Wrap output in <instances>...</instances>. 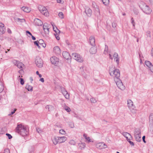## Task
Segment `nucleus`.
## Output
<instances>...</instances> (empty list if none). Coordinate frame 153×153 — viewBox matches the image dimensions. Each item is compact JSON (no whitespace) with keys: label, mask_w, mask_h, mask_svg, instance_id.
<instances>
[{"label":"nucleus","mask_w":153,"mask_h":153,"mask_svg":"<svg viewBox=\"0 0 153 153\" xmlns=\"http://www.w3.org/2000/svg\"><path fill=\"white\" fill-rule=\"evenodd\" d=\"M16 131L23 136H26L29 134V130L27 127L22 124H19L17 125L16 128Z\"/></svg>","instance_id":"f257e3e1"},{"label":"nucleus","mask_w":153,"mask_h":153,"mask_svg":"<svg viewBox=\"0 0 153 153\" xmlns=\"http://www.w3.org/2000/svg\"><path fill=\"white\" fill-rule=\"evenodd\" d=\"M109 72L110 75L114 77V80L119 78L120 77V73L118 69H115L114 67L110 68Z\"/></svg>","instance_id":"f03ea898"},{"label":"nucleus","mask_w":153,"mask_h":153,"mask_svg":"<svg viewBox=\"0 0 153 153\" xmlns=\"http://www.w3.org/2000/svg\"><path fill=\"white\" fill-rule=\"evenodd\" d=\"M38 9L39 11L43 15L46 16H48L49 15V13L46 8L42 5H39L38 7Z\"/></svg>","instance_id":"7ed1b4c3"},{"label":"nucleus","mask_w":153,"mask_h":153,"mask_svg":"<svg viewBox=\"0 0 153 153\" xmlns=\"http://www.w3.org/2000/svg\"><path fill=\"white\" fill-rule=\"evenodd\" d=\"M72 56L74 59L79 62H82L83 60L79 54L76 53H73L72 54Z\"/></svg>","instance_id":"20e7f679"},{"label":"nucleus","mask_w":153,"mask_h":153,"mask_svg":"<svg viewBox=\"0 0 153 153\" xmlns=\"http://www.w3.org/2000/svg\"><path fill=\"white\" fill-rule=\"evenodd\" d=\"M127 104L128 107L131 111L134 110L135 107L133 104V102L131 100L128 99L127 100Z\"/></svg>","instance_id":"39448f33"},{"label":"nucleus","mask_w":153,"mask_h":153,"mask_svg":"<svg viewBox=\"0 0 153 153\" xmlns=\"http://www.w3.org/2000/svg\"><path fill=\"white\" fill-rule=\"evenodd\" d=\"M35 63L37 66L39 68H42L43 66L42 60L39 58H37L35 60Z\"/></svg>","instance_id":"423d86ee"},{"label":"nucleus","mask_w":153,"mask_h":153,"mask_svg":"<svg viewBox=\"0 0 153 153\" xmlns=\"http://www.w3.org/2000/svg\"><path fill=\"white\" fill-rule=\"evenodd\" d=\"M143 10L144 13L147 14H150L152 11L149 7L146 5L144 6Z\"/></svg>","instance_id":"0eeeda50"},{"label":"nucleus","mask_w":153,"mask_h":153,"mask_svg":"<svg viewBox=\"0 0 153 153\" xmlns=\"http://www.w3.org/2000/svg\"><path fill=\"white\" fill-rule=\"evenodd\" d=\"M51 63L55 65H57L59 62V59L56 56L52 57L50 59Z\"/></svg>","instance_id":"6e6552de"},{"label":"nucleus","mask_w":153,"mask_h":153,"mask_svg":"<svg viewBox=\"0 0 153 153\" xmlns=\"http://www.w3.org/2000/svg\"><path fill=\"white\" fill-rule=\"evenodd\" d=\"M96 146L98 149H101L106 148L107 146L103 143L101 142L97 143L96 145Z\"/></svg>","instance_id":"1a4fd4ad"},{"label":"nucleus","mask_w":153,"mask_h":153,"mask_svg":"<svg viewBox=\"0 0 153 153\" xmlns=\"http://www.w3.org/2000/svg\"><path fill=\"white\" fill-rule=\"evenodd\" d=\"M34 23L35 25L36 26H41L43 24L42 21L37 18L35 19H34Z\"/></svg>","instance_id":"9d476101"},{"label":"nucleus","mask_w":153,"mask_h":153,"mask_svg":"<svg viewBox=\"0 0 153 153\" xmlns=\"http://www.w3.org/2000/svg\"><path fill=\"white\" fill-rule=\"evenodd\" d=\"M95 39L94 36H91L90 37L89 42L90 45L92 46H94L95 45Z\"/></svg>","instance_id":"9b49d317"},{"label":"nucleus","mask_w":153,"mask_h":153,"mask_svg":"<svg viewBox=\"0 0 153 153\" xmlns=\"http://www.w3.org/2000/svg\"><path fill=\"white\" fill-rule=\"evenodd\" d=\"M43 30L46 34H48L49 33V28L48 24L46 23H45L43 26Z\"/></svg>","instance_id":"f8f14e48"},{"label":"nucleus","mask_w":153,"mask_h":153,"mask_svg":"<svg viewBox=\"0 0 153 153\" xmlns=\"http://www.w3.org/2000/svg\"><path fill=\"white\" fill-rule=\"evenodd\" d=\"M85 12L87 15L89 17L91 16L92 11L91 9L89 7H86L85 9Z\"/></svg>","instance_id":"ddd939ff"},{"label":"nucleus","mask_w":153,"mask_h":153,"mask_svg":"<svg viewBox=\"0 0 153 153\" xmlns=\"http://www.w3.org/2000/svg\"><path fill=\"white\" fill-rule=\"evenodd\" d=\"M62 56L64 58L66 59H68L71 58V56L68 52L66 51H63L62 53Z\"/></svg>","instance_id":"4468645a"},{"label":"nucleus","mask_w":153,"mask_h":153,"mask_svg":"<svg viewBox=\"0 0 153 153\" xmlns=\"http://www.w3.org/2000/svg\"><path fill=\"white\" fill-rule=\"evenodd\" d=\"M53 51L56 54H59L61 53L60 49L58 46H56L53 48Z\"/></svg>","instance_id":"2eb2a0df"},{"label":"nucleus","mask_w":153,"mask_h":153,"mask_svg":"<svg viewBox=\"0 0 153 153\" xmlns=\"http://www.w3.org/2000/svg\"><path fill=\"white\" fill-rule=\"evenodd\" d=\"M5 28L4 27V25L2 23L0 24V34H2L5 32Z\"/></svg>","instance_id":"dca6fc26"},{"label":"nucleus","mask_w":153,"mask_h":153,"mask_svg":"<svg viewBox=\"0 0 153 153\" xmlns=\"http://www.w3.org/2000/svg\"><path fill=\"white\" fill-rule=\"evenodd\" d=\"M141 131L139 128H137L135 129L134 132V136L141 135Z\"/></svg>","instance_id":"f3484780"},{"label":"nucleus","mask_w":153,"mask_h":153,"mask_svg":"<svg viewBox=\"0 0 153 153\" xmlns=\"http://www.w3.org/2000/svg\"><path fill=\"white\" fill-rule=\"evenodd\" d=\"M92 46L93 47H91L90 49V52L91 54H94L97 52V48L95 46Z\"/></svg>","instance_id":"a211bd4d"},{"label":"nucleus","mask_w":153,"mask_h":153,"mask_svg":"<svg viewBox=\"0 0 153 153\" xmlns=\"http://www.w3.org/2000/svg\"><path fill=\"white\" fill-rule=\"evenodd\" d=\"M114 80L117 86L119 85L120 86H121L123 85L121 80L119 78L116 79H115Z\"/></svg>","instance_id":"6ab92c4d"},{"label":"nucleus","mask_w":153,"mask_h":153,"mask_svg":"<svg viewBox=\"0 0 153 153\" xmlns=\"http://www.w3.org/2000/svg\"><path fill=\"white\" fill-rule=\"evenodd\" d=\"M67 139L65 137H59V143H61L65 142Z\"/></svg>","instance_id":"aec40b11"},{"label":"nucleus","mask_w":153,"mask_h":153,"mask_svg":"<svg viewBox=\"0 0 153 153\" xmlns=\"http://www.w3.org/2000/svg\"><path fill=\"white\" fill-rule=\"evenodd\" d=\"M62 92L66 99H68L69 98V94H68V92L65 89L62 91Z\"/></svg>","instance_id":"412c9836"},{"label":"nucleus","mask_w":153,"mask_h":153,"mask_svg":"<svg viewBox=\"0 0 153 153\" xmlns=\"http://www.w3.org/2000/svg\"><path fill=\"white\" fill-rule=\"evenodd\" d=\"M122 134L126 138L127 140L129 138H132L131 135L128 133L123 132L122 133Z\"/></svg>","instance_id":"4be33fe9"},{"label":"nucleus","mask_w":153,"mask_h":153,"mask_svg":"<svg viewBox=\"0 0 153 153\" xmlns=\"http://www.w3.org/2000/svg\"><path fill=\"white\" fill-rule=\"evenodd\" d=\"M149 122L150 125L153 127V114H150L149 117Z\"/></svg>","instance_id":"5701e85b"},{"label":"nucleus","mask_w":153,"mask_h":153,"mask_svg":"<svg viewBox=\"0 0 153 153\" xmlns=\"http://www.w3.org/2000/svg\"><path fill=\"white\" fill-rule=\"evenodd\" d=\"M113 57L114 58V60H116L117 63L118 64L119 62V59L117 53L116 52L114 53L113 55Z\"/></svg>","instance_id":"b1692460"},{"label":"nucleus","mask_w":153,"mask_h":153,"mask_svg":"<svg viewBox=\"0 0 153 153\" xmlns=\"http://www.w3.org/2000/svg\"><path fill=\"white\" fill-rule=\"evenodd\" d=\"M21 9L26 13H29L31 11L30 8L27 7H23L21 8Z\"/></svg>","instance_id":"393cba45"},{"label":"nucleus","mask_w":153,"mask_h":153,"mask_svg":"<svg viewBox=\"0 0 153 153\" xmlns=\"http://www.w3.org/2000/svg\"><path fill=\"white\" fill-rule=\"evenodd\" d=\"M58 139H59V137L55 136L54 137L52 140V141L54 145H56L58 143H59V140H58Z\"/></svg>","instance_id":"a878e982"},{"label":"nucleus","mask_w":153,"mask_h":153,"mask_svg":"<svg viewBox=\"0 0 153 153\" xmlns=\"http://www.w3.org/2000/svg\"><path fill=\"white\" fill-rule=\"evenodd\" d=\"M78 145L79 146V148L80 149H84L85 148L86 144L85 143H79Z\"/></svg>","instance_id":"bb28decb"},{"label":"nucleus","mask_w":153,"mask_h":153,"mask_svg":"<svg viewBox=\"0 0 153 153\" xmlns=\"http://www.w3.org/2000/svg\"><path fill=\"white\" fill-rule=\"evenodd\" d=\"M136 140L138 142H140L141 140V135L134 136Z\"/></svg>","instance_id":"cd10ccee"},{"label":"nucleus","mask_w":153,"mask_h":153,"mask_svg":"<svg viewBox=\"0 0 153 153\" xmlns=\"http://www.w3.org/2000/svg\"><path fill=\"white\" fill-rule=\"evenodd\" d=\"M16 64H17V66L19 68H22V66L24 65L22 63L19 62H17Z\"/></svg>","instance_id":"c85d7f7f"},{"label":"nucleus","mask_w":153,"mask_h":153,"mask_svg":"<svg viewBox=\"0 0 153 153\" xmlns=\"http://www.w3.org/2000/svg\"><path fill=\"white\" fill-rule=\"evenodd\" d=\"M83 137L85 139L89 142H93L92 141L91 139H90V138L89 137H87L86 135L85 134H83Z\"/></svg>","instance_id":"c756f323"},{"label":"nucleus","mask_w":153,"mask_h":153,"mask_svg":"<svg viewBox=\"0 0 153 153\" xmlns=\"http://www.w3.org/2000/svg\"><path fill=\"white\" fill-rule=\"evenodd\" d=\"M53 26V29L54 31L56 33H60V31L58 29H57V28L56 27Z\"/></svg>","instance_id":"7c9ffc66"},{"label":"nucleus","mask_w":153,"mask_h":153,"mask_svg":"<svg viewBox=\"0 0 153 153\" xmlns=\"http://www.w3.org/2000/svg\"><path fill=\"white\" fill-rule=\"evenodd\" d=\"M145 64L149 68L152 65V63L149 61H146L145 62Z\"/></svg>","instance_id":"2f4dec72"},{"label":"nucleus","mask_w":153,"mask_h":153,"mask_svg":"<svg viewBox=\"0 0 153 153\" xmlns=\"http://www.w3.org/2000/svg\"><path fill=\"white\" fill-rule=\"evenodd\" d=\"M103 4L105 5H107L109 2V0H102Z\"/></svg>","instance_id":"473e14b6"},{"label":"nucleus","mask_w":153,"mask_h":153,"mask_svg":"<svg viewBox=\"0 0 153 153\" xmlns=\"http://www.w3.org/2000/svg\"><path fill=\"white\" fill-rule=\"evenodd\" d=\"M53 108V106L51 105H47L46 107V108L48 109L49 111L52 110Z\"/></svg>","instance_id":"72a5a7b5"},{"label":"nucleus","mask_w":153,"mask_h":153,"mask_svg":"<svg viewBox=\"0 0 153 153\" xmlns=\"http://www.w3.org/2000/svg\"><path fill=\"white\" fill-rule=\"evenodd\" d=\"M58 16H59V17L61 19H63L64 17V14L62 12H59V13Z\"/></svg>","instance_id":"f704fd0d"},{"label":"nucleus","mask_w":153,"mask_h":153,"mask_svg":"<svg viewBox=\"0 0 153 153\" xmlns=\"http://www.w3.org/2000/svg\"><path fill=\"white\" fill-rule=\"evenodd\" d=\"M16 20L18 22H25V20L24 19H20L19 18H17Z\"/></svg>","instance_id":"c9c22d12"},{"label":"nucleus","mask_w":153,"mask_h":153,"mask_svg":"<svg viewBox=\"0 0 153 153\" xmlns=\"http://www.w3.org/2000/svg\"><path fill=\"white\" fill-rule=\"evenodd\" d=\"M34 148L33 147L31 146L29 149L30 153H33Z\"/></svg>","instance_id":"e433bc0d"},{"label":"nucleus","mask_w":153,"mask_h":153,"mask_svg":"<svg viewBox=\"0 0 153 153\" xmlns=\"http://www.w3.org/2000/svg\"><path fill=\"white\" fill-rule=\"evenodd\" d=\"M64 108L68 112H69L71 111L70 108L67 106H65Z\"/></svg>","instance_id":"4c0bfd02"},{"label":"nucleus","mask_w":153,"mask_h":153,"mask_svg":"<svg viewBox=\"0 0 153 153\" xmlns=\"http://www.w3.org/2000/svg\"><path fill=\"white\" fill-rule=\"evenodd\" d=\"M26 89H27L28 91H32L33 90L32 87H25Z\"/></svg>","instance_id":"58836bf2"},{"label":"nucleus","mask_w":153,"mask_h":153,"mask_svg":"<svg viewBox=\"0 0 153 153\" xmlns=\"http://www.w3.org/2000/svg\"><path fill=\"white\" fill-rule=\"evenodd\" d=\"M34 44L35 45H36L39 48H40V45L38 41H35L34 42Z\"/></svg>","instance_id":"ea45409f"},{"label":"nucleus","mask_w":153,"mask_h":153,"mask_svg":"<svg viewBox=\"0 0 153 153\" xmlns=\"http://www.w3.org/2000/svg\"><path fill=\"white\" fill-rule=\"evenodd\" d=\"M131 138H129L128 139H127V141L130 144L131 146H134V143L133 142L130 140Z\"/></svg>","instance_id":"a19ab883"},{"label":"nucleus","mask_w":153,"mask_h":153,"mask_svg":"<svg viewBox=\"0 0 153 153\" xmlns=\"http://www.w3.org/2000/svg\"><path fill=\"white\" fill-rule=\"evenodd\" d=\"M59 133L62 134H65V131L63 129H61L59 131Z\"/></svg>","instance_id":"79ce46f5"},{"label":"nucleus","mask_w":153,"mask_h":153,"mask_svg":"<svg viewBox=\"0 0 153 153\" xmlns=\"http://www.w3.org/2000/svg\"><path fill=\"white\" fill-rule=\"evenodd\" d=\"M131 23L132 24V25L133 27H135V23L134 21V20L133 18H132L131 19Z\"/></svg>","instance_id":"37998d69"},{"label":"nucleus","mask_w":153,"mask_h":153,"mask_svg":"<svg viewBox=\"0 0 153 153\" xmlns=\"http://www.w3.org/2000/svg\"><path fill=\"white\" fill-rule=\"evenodd\" d=\"M91 101L92 103H94L96 102L97 101V100L96 99L92 98L91 99Z\"/></svg>","instance_id":"c03bdc74"},{"label":"nucleus","mask_w":153,"mask_h":153,"mask_svg":"<svg viewBox=\"0 0 153 153\" xmlns=\"http://www.w3.org/2000/svg\"><path fill=\"white\" fill-rule=\"evenodd\" d=\"M3 153H10V152L9 149H6L4 150V152Z\"/></svg>","instance_id":"a18cd8bd"},{"label":"nucleus","mask_w":153,"mask_h":153,"mask_svg":"<svg viewBox=\"0 0 153 153\" xmlns=\"http://www.w3.org/2000/svg\"><path fill=\"white\" fill-rule=\"evenodd\" d=\"M6 135L8 137V139H11L12 138V136L9 134L6 133Z\"/></svg>","instance_id":"49530a36"},{"label":"nucleus","mask_w":153,"mask_h":153,"mask_svg":"<svg viewBox=\"0 0 153 153\" xmlns=\"http://www.w3.org/2000/svg\"><path fill=\"white\" fill-rule=\"evenodd\" d=\"M147 35L148 37H149V38L151 37V32L149 31H148L147 32Z\"/></svg>","instance_id":"de8ad7c7"},{"label":"nucleus","mask_w":153,"mask_h":153,"mask_svg":"<svg viewBox=\"0 0 153 153\" xmlns=\"http://www.w3.org/2000/svg\"><path fill=\"white\" fill-rule=\"evenodd\" d=\"M69 125L71 128H73L74 127V125L73 123L71 122L69 123Z\"/></svg>","instance_id":"09e8293b"},{"label":"nucleus","mask_w":153,"mask_h":153,"mask_svg":"<svg viewBox=\"0 0 153 153\" xmlns=\"http://www.w3.org/2000/svg\"><path fill=\"white\" fill-rule=\"evenodd\" d=\"M59 33H56V34H55V37L56 38V39L57 40H59L60 39V38L58 35V34Z\"/></svg>","instance_id":"8fccbe9b"},{"label":"nucleus","mask_w":153,"mask_h":153,"mask_svg":"<svg viewBox=\"0 0 153 153\" xmlns=\"http://www.w3.org/2000/svg\"><path fill=\"white\" fill-rule=\"evenodd\" d=\"M117 87L121 90H124L125 89V87Z\"/></svg>","instance_id":"3c124183"},{"label":"nucleus","mask_w":153,"mask_h":153,"mask_svg":"<svg viewBox=\"0 0 153 153\" xmlns=\"http://www.w3.org/2000/svg\"><path fill=\"white\" fill-rule=\"evenodd\" d=\"M39 43V44L40 45H41V44H42L44 43V41L42 39H40L38 41Z\"/></svg>","instance_id":"603ef678"},{"label":"nucleus","mask_w":153,"mask_h":153,"mask_svg":"<svg viewBox=\"0 0 153 153\" xmlns=\"http://www.w3.org/2000/svg\"><path fill=\"white\" fill-rule=\"evenodd\" d=\"M151 71L153 73V65H152L149 68Z\"/></svg>","instance_id":"864d4df0"},{"label":"nucleus","mask_w":153,"mask_h":153,"mask_svg":"<svg viewBox=\"0 0 153 153\" xmlns=\"http://www.w3.org/2000/svg\"><path fill=\"white\" fill-rule=\"evenodd\" d=\"M36 131L39 133H40L42 132V130L39 128H36Z\"/></svg>","instance_id":"5fc2aeb1"},{"label":"nucleus","mask_w":153,"mask_h":153,"mask_svg":"<svg viewBox=\"0 0 153 153\" xmlns=\"http://www.w3.org/2000/svg\"><path fill=\"white\" fill-rule=\"evenodd\" d=\"M20 83H21V84L22 85H23L24 83V82L23 79L22 78H20Z\"/></svg>","instance_id":"6e6d98bb"},{"label":"nucleus","mask_w":153,"mask_h":153,"mask_svg":"<svg viewBox=\"0 0 153 153\" xmlns=\"http://www.w3.org/2000/svg\"><path fill=\"white\" fill-rule=\"evenodd\" d=\"M16 109H15L13 111H12L11 113L10 114H9V115H12L16 111Z\"/></svg>","instance_id":"4d7b16f0"},{"label":"nucleus","mask_w":153,"mask_h":153,"mask_svg":"<svg viewBox=\"0 0 153 153\" xmlns=\"http://www.w3.org/2000/svg\"><path fill=\"white\" fill-rule=\"evenodd\" d=\"M70 144L73 145H75V142L74 140H71L70 142Z\"/></svg>","instance_id":"13d9d810"},{"label":"nucleus","mask_w":153,"mask_h":153,"mask_svg":"<svg viewBox=\"0 0 153 153\" xmlns=\"http://www.w3.org/2000/svg\"><path fill=\"white\" fill-rule=\"evenodd\" d=\"M112 27L114 28H115L117 26V24L114 22H113L112 24Z\"/></svg>","instance_id":"bf43d9fd"},{"label":"nucleus","mask_w":153,"mask_h":153,"mask_svg":"<svg viewBox=\"0 0 153 153\" xmlns=\"http://www.w3.org/2000/svg\"><path fill=\"white\" fill-rule=\"evenodd\" d=\"M40 45L42 46L43 47L45 48L46 47V44L45 43H43L42 44H41Z\"/></svg>","instance_id":"052dcab7"},{"label":"nucleus","mask_w":153,"mask_h":153,"mask_svg":"<svg viewBox=\"0 0 153 153\" xmlns=\"http://www.w3.org/2000/svg\"><path fill=\"white\" fill-rule=\"evenodd\" d=\"M145 136H143L142 137V139H143V141L144 143H146V141L145 140Z\"/></svg>","instance_id":"680f3d73"},{"label":"nucleus","mask_w":153,"mask_h":153,"mask_svg":"<svg viewBox=\"0 0 153 153\" xmlns=\"http://www.w3.org/2000/svg\"><path fill=\"white\" fill-rule=\"evenodd\" d=\"M39 81L42 82H44V79L43 78H41L39 79Z\"/></svg>","instance_id":"e2e57ef3"},{"label":"nucleus","mask_w":153,"mask_h":153,"mask_svg":"<svg viewBox=\"0 0 153 153\" xmlns=\"http://www.w3.org/2000/svg\"><path fill=\"white\" fill-rule=\"evenodd\" d=\"M4 85L3 82L2 81H0V85L2 86Z\"/></svg>","instance_id":"0e129e2a"},{"label":"nucleus","mask_w":153,"mask_h":153,"mask_svg":"<svg viewBox=\"0 0 153 153\" xmlns=\"http://www.w3.org/2000/svg\"><path fill=\"white\" fill-rule=\"evenodd\" d=\"M26 33H27L28 34H29L30 36H32V35L31 33L29 31H26Z\"/></svg>","instance_id":"69168bd1"},{"label":"nucleus","mask_w":153,"mask_h":153,"mask_svg":"<svg viewBox=\"0 0 153 153\" xmlns=\"http://www.w3.org/2000/svg\"><path fill=\"white\" fill-rule=\"evenodd\" d=\"M19 73L22 74V73H23V71L22 69H21L19 71Z\"/></svg>","instance_id":"338daca9"},{"label":"nucleus","mask_w":153,"mask_h":153,"mask_svg":"<svg viewBox=\"0 0 153 153\" xmlns=\"http://www.w3.org/2000/svg\"><path fill=\"white\" fill-rule=\"evenodd\" d=\"M31 36H32V39L33 40H35L36 39L35 37L34 36H32V35Z\"/></svg>","instance_id":"774afa93"}]
</instances>
